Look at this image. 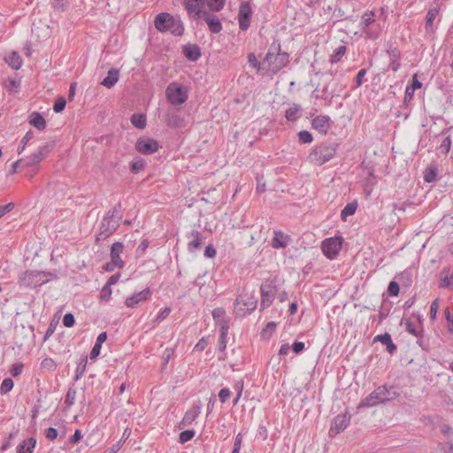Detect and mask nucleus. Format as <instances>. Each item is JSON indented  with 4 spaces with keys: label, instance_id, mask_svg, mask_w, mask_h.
<instances>
[{
    "label": "nucleus",
    "instance_id": "obj_1",
    "mask_svg": "<svg viewBox=\"0 0 453 453\" xmlns=\"http://www.w3.org/2000/svg\"><path fill=\"white\" fill-rule=\"evenodd\" d=\"M400 395L397 387L384 384L376 388L372 393L365 397L358 404L357 409L370 408L380 403L390 402Z\"/></svg>",
    "mask_w": 453,
    "mask_h": 453
},
{
    "label": "nucleus",
    "instance_id": "obj_2",
    "mask_svg": "<svg viewBox=\"0 0 453 453\" xmlns=\"http://www.w3.org/2000/svg\"><path fill=\"white\" fill-rule=\"evenodd\" d=\"M289 62V55L282 52L280 43L273 42L263 60V65H266L265 69L273 74H276Z\"/></svg>",
    "mask_w": 453,
    "mask_h": 453
},
{
    "label": "nucleus",
    "instance_id": "obj_3",
    "mask_svg": "<svg viewBox=\"0 0 453 453\" xmlns=\"http://www.w3.org/2000/svg\"><path fill=\"white\" fill-rule=\"evenodd\" d=\"M121 218V203H119L103 218L96 234V242L104 241L111 236L119 226V220Z\"/></svg>",
    "mask_w": 453,
    "mask_h": 453
},
{
    "label": "nucleus",
    "instance_id": "obj_4",
    "mask_svg": "<svg viewBox=\"0 0 453 453\" xmlns=\"http://www.w3.org/2000/svg\"><path fill=\"white\" fill-rule=\"evenodd\" d=\"M154 26L159 32H170L175 36H181L185 30L183 22L168 12L158 13L155 17Z\"/></svg>",
    "mask_w": 453,
    "mask_h": 453
},
{
    "label": "nucleus",
    "instance_id": "obj_5",
    "mask_svg": "<svg viewBox=\"0 0 453 453\" xmlns=\"http://www.w3.org/2000/svg\"><path fill=\"white\" fill-rule=\"evenodd\" d=\"M339 144L335 142L326 141L313 148L309 154V160L316 165H322L334 157Z\"/></svg>",
    "mask_w": 453,
    "mask_h": 453
},
{
    "label": "nucleus",
    "instance_id": "obj_6",
    "mask_svg": "<svg viewBox=\"0 0 453 453\" xmlns=\"http://www.w3.org/2000/svg\"><path fill=\"white\" fill-rule=\"evenodd\" d=\"M257 305V299L251 294H240L234 302V312L236 316L244 317L253 311Z\"/></svg>",
    "mask_w": 453,
    "mask_h": 453
},
{
    "label": "nucleus",
    "instance_id": "obj_7",
    "mask_svg": "<svg viewBox=\"0 0 453 453\" xmlns=\"http://www.w3.org/2000/svg\"><path fill=\"white\" fill-rule=\"evenodd\" d=\"M343 237L334 236L325 239L321 244V250L326 257L334 260L337 257L342 248Z\"/></svg>",
    "mask_w": 453,
    "mask_h": 453
},
{
    "label": "nucleus",
    "instance_id": "obj_8",
    "mask_svg": "<svg viewBox=\"0 0 453 453\" xmlns=\"http://www.w3.org/2000/svg\"><path fill=\"white\" fill-rule=\"evenodd\" d=\"M165 96L169 103L173 105L184 104L188 97L187 91L183 89L181 85L176 82H172L168 85Z\"/></svg>",
    "mask_w": 453,
    "mask_h": 453
},
{
    "label": "nucleus",
    "instance_id": "obj_9",
    "mask_svg": "<svg viewBox=\"0 0 453 453\" xmlns=\"http://www.w3.org/2000/svg\"><path fill=\"white\" fill-rule=\"evenodd\" d=\"M158 149L157 141L148 136H142L135 142V150L143 155H151L157 152Z\"/></svg>",
    "mask_w": 453,
    "mask_h": 453
},
{
    "label": "nucleus",
    "instance_id": "obj_10",
    "mask_svg": "<svg viewBox=\"0 0 453 453\" xmlns=\"http://www.w3.org/2000/svg\"><path fill=\"white\" fill-rule=\"evenodd\" d=\"M350 415L347 412L337 415L331 424L328 432L329 436L334 437L335 435L345 430L350 423Z\"/></svg>",
    "mask_w": 453,
    "mask_h": 453
},
{
    "label": "nucleus",
    "instance_id": "obj_11",
    "mask_svg": "<svg viewBox=\"0 0 453 453\" xmlns=\"http://www.w3.org/2000/svg\"><path fill=\"white\" fill-rule=\"evenodd\" d=\"M252 9L250 3L242 2L239 6L238 22L242 31H246L250 26Z\"/></svg>",
    "mask_w": 453,
    "mask_h": 453
},
{
    "label": "nucleus",
    "instance_id": "obj_12",
    "mask_svg": "<svg viewBox=\"0 0 453 453\" xmlns=\"http://www.w3.org/2000/svg\"><path fill=\"white\" fill-rule=\"evenodd\" d=\"M43 273L38 271H27L23 276L19 278L20 284L27 287H35L46 282L47 280L43 279Z\"/></svg>",
    "mask_w": 453,
    "mask_h": 453
},
{
    "label": "nucleus",
    "instance_id": "obj_13",
    "mask_svg": "<svg viewBox=\"0 0 453 453\" xmlns=\"http://www.w3.org/2000/svg\"><path fill=\"white\" fill-rule=\"evenodd\" d=\"M261 303L260 310L268 308L275 298L276 289L272 284L264 283L260 287Z\"/></svg>",
    "mask_w": 453,
    "mask_h": 453
},
{
    "label": "nucleus",
    "instance_id": "obj_14",
    "mask_svg": "<svg viewBox=\"0 0 453 453\" xmlns=\"http://www.w3.org/2000/svg\"><path fill=\"white\" fill-rule=\"evenodd\" d=\"M205 0H184V6L188 13L195 19H200L203 15V7Z\"/></svg>",
    "mask_w": 453,
    "mask_h": 453
},
{
    "label": "nucleus",
    "instance_id": "obj_15",
    "mask_svg": "<svg viewBox=\"0 0 453 453\" xmlns=\"http://www.w3.org/2000/svg\"><path fill=\"white\" fill-rule=\"evenodd\" d=\"M151 296V292L149 288L132 295L126 299L125 304L127 307H136L141 302L148 301Z\"/></svg>",
    "mask_w": 453,
    "mask_h": 453
},
{
    "label": "nucleus",
    "instance_id": "obj_16",
    "mask_svg": "<svg viewBox=\"0 0 453 453\" xmlns=\"http://www.w3.org/2000/svg\"><path fill=\"white\" fill-rule=\"evenodd\" d=\"M331 119L328 116L319 115L311 121V127L321 134H326L331 127Z\"/></svg>",
    "mask_w": 453,
    "mask_h": 453
},
{
    "label": "nucleus",
    "instance_id": "obj_17",
    "mask_svg": "<svg viewBox=\"0 0 453 453\" xmlns=\"http://www.w3.org/2000/svg\"><path fill=\"white\" fill-rule=\"evenodd\" d=\"M200 18L206 22L211 33L218 34L222 30L221 21L216 15L204 11Z\"/></svg>",
    "mask_w": 453,
    "mask_h": 453
},
{
    "label": "nucleus",
    "instance_id": "obj_18",
    "mask_svg": "<svg viewBox=\"0 0 453 453\" xmlns=\"http://www.w3.org/2000/svg\"><path fill=\"white\" fill-rule=\"evenodd\" d=\"M387 53L388 55L390 63H389V69H391L394 72H396L399 70L401 64H400V58H401V52L398 50L397 47L394 46L393 44H390L387 50Z\"/></svg>",
    "mask_w": 453,
    "mask_h": 453
},
{
    "label": "nucleus",
    "instance_id": "obj_19",
    "mask_svg": "<svg viewBox=\"0 0 453 453\" xmlns=\"http://www.w3.org/2000/svg\"><path fill=\"white\" fill-rule=\"evenodd\" d=\"M187 238L189 240L188 243V250L189 252H195L201 249L203 235L197 230H192L187 234Z\"/></svg>",
    "mask_w": 453,
    "mask_h": 453
},
{
    "label": "nucleus",
    "instance_id": "obj_20",
    "mask_svg": "<svg viewBox=\"0 0 453 453\" xmlns=\"http://www.w3.org/2000/svg\"><path fill=\"white\" fill-rule=\"evenodd\" d=\"M182 53L187 59L193 62L197 61L202 55L200 47L190 43L183 46Z\"/></svg>",
    "mask_w": 453,
    "mask_h": 453
},
{
    "label": "nucleus",
    "instance_id": "obj_21",
    "mask_svg": "<svg viewBox=\"0 0 453 453\" xmlns=\"http://www.w3.org/2000/svg\"><path fill=\"white\" fill-rule=\"evenodd\" d=\"M290 236L281 231H274V237L272 240V247L274 249H284L288 246Z\"/></svg>",
    "mask_w": 453,
    "mask_h": 453
},
{
    "label": "nucleus",
    "instance_id": "obj_22",
    "mask_svg": "<svg viewBox=\"0 0 453 453\" xmlns=\"http://www.w3.org/2000/svg\"><path fill=\"white\" fill-rule=\"evenodd\" d=\"M373 342H380L386 346L387 351L393 354L396 351V345L393 342L391 335L388 333L378 334L374 337Z\"/></svg>",
    "mask_w": 453,
    "mask_h": 453
},
{
    "label": "nucleus",
    "instance_id": "obj_23",
    "mask_svg": "<svg viewBox=\"0 0 453 453\" xmlns=\"http://www.w3.org/2000/svg\"><path fill=\"white\" fill-rule=\"evenodd\" d=\"M124 245L120 242H116L112 244L111 248V260L114 261V263H118L123 266H125V262L121 259L120 254L123 252Z\"/></svg>",
    "mask_w": 453,
    "mask_h": 453
},
{
    "label": "nucleus",
    "instance_id": "obj_24",
    "mask_svg": "<svg viewBox=\"0 0 453 453\" xmlns=\"http://www.w3.org/2000/svg\"><path fill=\"white\" fill-rule=\"evenodd\" d=\"M28 122L38 130H44L47 123L42 115L37 111H33L28 117Z\"/></svg>",
    "mask_w": 453,
    "mask_h": 453
},
{
    "label": "nucleus",
    "instance_id": "obj_25",
    "mask_svg": "<svg viewBox=\"0 0 453 453\" xmlns=\"http://www.w3.org/2000/svg\"><path fill=\"white\" fill-rule=\"evenodd\" d=\"M200 413L199 407H194L192 410L188 411L180 423L179 424V428H183L187 426L191 425V423L198 417Z\"/></svg>",
    "mask_w": 453,
    "mask_h": 453
},
{
    "label": "nucleus",
    "instance_id": "obj_26",
    "mask_svg": "<svg viewBox=\"0 0 453 453\" xmlns=\"http://www.w3.org/2000/svg\"><path fill=\"white\" fill-rule=\"evenodd\" d=\"M119 78V70L111 68L108 71L107 76L101 81V84L105 88H112Z\"/></svg>",
    "mask_w": 453,
    "mask_h": 453
},
{
    "label": "nucleus",
    "instance_id": "obj_27",
    "mask_svg": "<svg viewBox=\"0 0 453 453\" xmlns=\"http://www.w3.org/2000/svg\"><path fill=\"white\" fill-rule=\"evenodd\" d=\"M35 446L36 439L35 437H29L19 444L17 447V453H33Z\"/></svg>",
    "mask_w": 453,
    "mask_h": 453
},
{
    "label": "nucleus",
    "instance_id": "obj_28",
    "mask_svg": "<svg viewBox=\"0 0 453 453\" xmlns=\"http://www.w3.org/2000/svg\"><path fill=\"white\" fill-rule=\"evenodd\" d=\"M4 60L14 70H19L23 64L22 58L17 51H12L4 58Z\"/></svg>",
    "mask_w": 453,
    "mask_h": 453
},
{
    "label": "nucleus",
    "instance_id": "obj_29",
    "mask_svg": "<svg viewBox=\"0 0 453 453\" xmlns=\"http://www.w3.org/2000/svg\"><path fill=\"white\" fill-rule=\"evenodd\" d=\"M227 334H228V326L226 322H224L220 326L219 329V350L220 352H224L226 348L227 342Z\"/></svg>",
    "mask_w": 453,
    "mask_h": 453
},
{
    "label": "nucleus",
    "instance_id": "obj_30",
    "mask_svg": "<svg viewBox=\"0 0 453 453\" xmlns=\"http://www.w3.org/2000/svg\"><path fill=\"white\" fill-rule=\"evenodd\" d=\"M438 167L435 165H429L424 172V180L426 182L431 183L437 180Z\"/></svg>",
    "mask_w": 453,
    "mask_h": 453
},
{
    "label": "nucleus",
    "instance_id": "obj_31",
    "mask_svg": "<svg viewBox=\"0 0 453 453\" xmlns=\"http://www.w3.org/2000/svg\"><path fill=\"white\" fill-rule=\"evenodd\" d=\"M438 14V10L436 8L429 9L426 16V25L425 28L427 33L433 32L434 30V21Z\"/></svg>",
    "mask_w": 453,
    "mask_h": 453
},
{
    "label": "nucleus",
    "instance_id": "obj_32",
    "mask_svg": "<svg viewBox=\"0 0 453 453\" xmlns=\"http://www.w3.org/2000/svg\"><path fill=\"white\" fill-rule=\"evenodd\" d=\"M130 121L136 128L144 129L147 123L146 115L142 113H134L130 118Z\"/></svg>",
    "mask_w": 453,
    "mask_h": 453
},
{
    "label": "nucleus",
    "instance_id": "obj_33",
    "mask_svg": "<svg viewBox=\"0 0 453 453\" xmlns=\"http://www.w3.org/2000/svg\"><path fill=\"white\" fill-rule=\"evenodd\" d=\"M357 209V203L356 201L348 203L341 211V219L343 221H346L347 218L349 216L355 214Z\"/></svg>",
    "mask_w": 453,
    "mask_h": 453
},
{
    "label": "nucleus",
    "instance_id": "obj_34",
    "mask_svg": "<svg viewBox=\"0 0 453 453\" xmlns=\"http://www.w3.org/2000/svg\"><path fill=\"white\" fill-rule=\"evenodd\" d=\"M183 119L177 113L173 112L167 115L166 124L170 127H180L183 124Z\"/></svg>",
    "mask_w": 453,
    "mask_h": 453
},
{
    "label": "nucleus",
    "instance_id": "obj_35",
    "mask_svg": "<svg viewBox=\"0 0 453 453\" xmlns=\"http://www.w3.org/2000/svg\"><path fill=\"white\" fill-rule=\"evenodd\" d=\"M300 110H301V107L299 104H293L291 107H289L288 110H286L285 118L288 121H292V122L297 120V119L299 118L298 112L300 111Z\"/></svg>",
    "mask_w": 453,
    "mask_h": 453
},
{
    "label": "nucleus",
    "instance_id": "obj_36",
    "mask_svg": "<svg viewBox=\"0 0 453 453\" xmlns=\"http://www.w3.org/2000/svg\"><path fill=\"white\" fill-rule=\"evenodd\" d=\"M347 51V47L345 45H341L337 47L334 53L331 56L330 62L332 64H335L341 61L342 58L345 55Z\"/></svg>",
    "mask_w": 453,
    "mask_h": 453
},
{
    "label": "nucleus",
    "instance_id": "obj_37",
    "mask_svg": "<svg viewBox=\"0 0 453 453\" xmlns=\"http://www.w3.org/2000/svg\"><path fill=\"white\" fill-rule=\"evenodd\" d=\"M363 32L365 34L367 38L376 39L380 36V28L379 25L374 24L368 27H363Z\"/></svg>",
    "mask_w": 453,
    "mask_h": 453
},
{
    "label": "nucleus",
    "instance_id": "obj_38",
    "mask_svg": "<svg viewBox=\"0 0 453 453\" xmlns=\"http://www.w3.org/2000/svg\"><path fill=\"white\" fill-rule=\"evenodd\" d=\"M146 165V161L143 158L136 157L130 164V170L133 173H138L142 171Z\"/></svg>",
    "mask_w": 453,
    "mask_h": 453
},
{
    "label": "nucleus",
    "instance_id": "obj_39",
    "mask_svg": "<svg viewBox=\"0 0 453 453\" xmlns=\"http://www.w3.org/2000/svg\"><path fill=\"white\" fill-rule=\"evenodd\" d=\"M56 145L55 141L49 142L42 146L39 147L38 150L36 152L39 153V155L44 159L50 152L54 149Z\"/></svg>",
    "mask_w": 453,
    "mask_h": 453
},
{
    "label": "nucleus",
    "instance_id": "obj_40",
    "mask_svg": "<svg viewBox=\"0 0 453 453\" xmlns=\"http://www.w3.org/2000/svg\"><path fill=\"white\" fill-rule=\"evenodd\" d=\"M87 361L88 357L85 356L81 359V363L77 365L74 377L75 381L79 380L83 376L86 371Z\"/></svg>",
    "mask_w": 453,
    "mask_h": 453
},
{
    "label": "nucleus",
    "instance_id": "obj_41",
    "mask_svg": "<svg viewBox=\"0 0 453 453\" xmlns=\"http://www.w3.org/2000/svg\"><path fill=\"white\" fill-rule=\"evenodd\" d=\"M226 4V0H207L208 7L212 12L221 11Z\"/></svg>",
    "mask_w": 453,
    "mask_h": 453
},
{
    "label": "nucleus",
    "instance_id": "obj_42",
    "mask_svg": "<svg viewBox=\"0 0 453 453\" xmlns=\"http://www.w3.org/2000/svg\"><path fill=\"white\" fill-rule=\"evenodd\" d=\"M42 159V157L39 155L38 152H35L31 154L26 161H24V164L26 166H35L37 165Z\"/></svg>",
    "mask_w": 453,
    "mask_h": 453
},
{
    "label": "nucleus",
    "instance_id": "obj_43",
    "mask_svg": "<svg viewBox=\"0 0 453 453\" xmlns=\"http://www.w3.org/2000/svg\"><path fill=\"white\" fill-rule=\"evenodd\" d=\"M57 366H58V365L55 362V360H53L50 357H45L41 362V368L47 370V371H50V372L55 371L57 369Z\"/></svg>",
    "mask_w": 453,
    "mask_h": 453
},
{
    "label": "nucleus",
    "instance_id": "obj_44",
    "mask_svg": "<svg viewBox=\"0 0 453 453\" xmlns=\"http://www.w3.org/2000/svg\"><path fill=\"white\" fill-rule=\"evenodd\" d=\"M373 17H374L373 12H366L365 13H364L362 16L363 27H368L374 25L375 19Z\"/></svg>",
    "mask_w": 453,
    "mask_h": 453
},
{
    "label": "nucleus",
    "instance_id": "obj_45",
    "mask_svg": "<svg viewBox=\"0 0 453 453\" xmlns=\"http://www.w3.org/2000/svg\"><path fill=\"white\" fill-rule=\"evenodd\" d=\"M14 386L13 380L11 378H5L0 387L1 395L9 393Z\"/></svg>",
    "mask_w": 453,
    "mask_h": 453
},
{
    "label": "nucleus",
    "instance_id": "obj_46",
    "mask_svg": "<svg viewBox=\"0 0 453 453\" xmlns=\"http://www.w3.org/2000/svg\"><path fill=\"white\" fill-rule=\"evenodd\" d=\"M195 434L196 433L194 430L182 431L179 435V442L181 444H184V443L189 441L190 440L193 439V437L195 436Z\"/></svg>",
    "mask_w": 453,
    "mask_h": 453
},
{
    "label": "nucleus",
    "instance_id": "obj_47",
    "mask_svg": "<svg viewBox=\"0 0 453 453\" xmlns=\"http://www.w3.org/2000/svg\"><path fill=\"white\" fill-rule=\"evenodd\" d=\"M76 389L73 388H70L65 395V403L68 406L74 404L76 400Z\"/></svg>",
    "mask_w": 453,
    "mask_h": 453
},
{
    "label": "nucleus",
    "instance_id": "obj_48",
    "mask_svg": "<svg viewBox=\"0 0 453 453\" xmlns=\"http://www.w3.org/2000/svg\"><path fill=\"white\" fill-rule=\"evenodd\" d=\"M248 59H249L250 65H252L253 67L257 68V72H260L261 70L265 69V65H263V63H260L259 61H257L254 53L249 54Z\"/></svg>",
    "mask_w": 453,
    "mask_h": 453
},
{
    "label": "nucleus",
    "instance_id": "obj_49",
    "mask_svg": "<svg viewBox=\"0 0 453 453\" xmlns=\"http://www.w3.org/2000/svg\"><path fill=\"white\" fill-rule=\"evenodd\" d=\"M298 139L301 143H310L312 142V134L307 130H302L298 133Z\"/></svg>",
    "mask_w": 453,
    "mask_h": 453
},
{
    "label": "nucleus",
    "instance_id": "obj_50",
    "mask_svg": "<svg viewBox=\"0 0 453 453\" xmlns=\"http://www.w3.org/2000/svg\"><path fill=\"white\" fill-rule=\"evenodd\" d=\"M400 288L399 283L392 280L388 287V294L389 296H397L399 295Z\"/></svg>",
    "mask_w": 453,
    "mask_h": 453
},
{
    "label": "nucleus",
    "instance_id": "obj_51",
    "mask_svg": "<svg viewBox=\"0 0 453 453\" xmlns=\"http://www.w3.org/2000/svg\"><path fill=\"white\" fill-rule=\"evenodd\" d=\"M33 136H34V133L32 130H29L28 132H27V134L23 136V138L21 139L20 144L18 148V152L19 154L24 150L27 143L33 138Z\"/></svg>",
    "mask_w": 453,
    "mask_h": 453
},
{
    "label": "nucleus",
    "instance_id": "obj_52",
    "mask_svg": "<svg viewBox=\"0 0 453 453\" xmlns=\"http://www.w3.org/2000/svg\"><path fill=\"white\" fill-rule=\"evenodd\" d=\"M450 148H451V139H450V136H447L441 142V143L439 147V150H441V152L442 154L447 155L449 152Z\"/></svg>",
    "mask_w": 453,
    "mask_h": 453
},
{
    "label": "nucleus",
    "instance_id": "obj_53",
    "mask_svg": "<svg viewBox=\"0 0 453 453\" xmlns=\"http://www.w3.org/2000/svg\"><path fill=\"white\" fill-rule=\"evenodd\" d=\"M65 105H66V101H65V97H63V96L58 97L53 104V110L55 112L59 113L64 111Z\"/></svg>",
    "mask_w": 453,
    "mask_h": 453
},
{
    "label": "nucleus",
    "instance_id": "obj_54",
    "mask_svg": "<svg viewBox=\"0 0 453 453\" xmlns=\"http://www.w3.org/2000/svg\"><path fill=\"white\" fill-rule=\"evenodd\" d=\"M234 388L237 391L236 392V397L234 400V405H236L242 396V390H243V381L238 380L235 382Z\"/></svg>",
    "mask_w": 453,
    "mask_h": 453
},
{
    "label": "nucleus",
    "instance_id": "obj_55",
    "mask_svg": "<svg viewBox=\"0 0 453 453\" xmlns=\"http://www.w3.org/2000/svg\"><path fill=\"white\" fill-rule=\"evenodd\" d=\"M441 432L448 439V441L453 440V428L449 425L443 424L441 426Z\"/></svg>",
    "mask_w": 453,
    "mask_h": 453
},
{
    "label": "nucleus",
    "instance_id": "obj_56",
    "mask_svg": "<svg viewBox=\"0 0 453 453\" xmlns=\"http://www.w3.org/2000/svg\"><path fill=\"white\" fill-rule=\"evenodd\" d=\"M24 365L22 363H15L12 365L10 372L13 377H17L22 373Z\"/></svg>",
    "mask_w": 453,
    "mask_h": 453
},
{
    "label": "nucleus",
    "instance_id": "obj_57",
    "mask_svg": "<svg viewBox=\"0 0 453 453\" xmlns=\"http://www.w3.org/2000/svg\"><path fill=\"white\" fill-rule=\"evenodd\" d=\"M63 325L66 327H72L75 324V318L72 313H66L63 317Z\"/></svg>",
    "mask_w": 453,
    "mask_h": 453
},
{
    "label": "nucleus",
    "instance_id": "obj_58",
    "mask_svg": "<svg viewBox=\"0 0 453 453\" xmlns=\"http://www.w3.org/2000/svg\"><path fill=\"white\" fill-rule=\"evenodd\" d=\"M149 247V242L148 240H142V242L139 244V246L136 249V256L142 257L146 252L147 249Z\"/></svg>",
    "mask_w": 453,
    "mask_h": 453
},
{
    "label": "nucleus",
    "instance_id": "obj_59",
    "mask_svg": "<svg viewBox=\"0 0 453 453\" xmlns=\"http://www.w3.org/2000/svg\"><path fill=\"white\" fill-rule=\"evenodd\" d=\"M232 393L229 388H224L219 393V400L222 403H226L231 396Z\"/></svg>",
    "mask_w": 453,
    "mask_h": 453
},
{
    "label": "nucleus",
    "instance_id": "obj_60",
    "mask_svg": "<svg viewBox=\"0 0 453 453\" xmlns=\"http://www.w3.org/2000/svg\"><path fill=\"white\" fill-rule=\"evenodd\" d=\"M439 448L444 452L453 453V441L449 440L445 443H439Z\"/></svg>",
    "mask_w": 453,
    "mask_h": 453
},
{
    "label": "nucleus",
    "instance_id": "obj_61",
    "mask_svg": "<svg viewBox=\"0 0 453 453\" xmlns=\"http://www.w3.org/2000/svg\"><path fill=\"white\" fill-rule=\"evenodd\" d=\"M58 435V432L54 427H49L45 430V437L50 441H54Z\"/></svg>",
    "mask_w": 453,
    "mask_h": 453
},
{
    "label": "nucleus",
    "instance_id": "obj_62",
    "mask_svg": "<svg viewBox=\"0 0 453 453\" xmlns=\"http://www.w3.org/2000/svg\"><path fill=\"white\" fill-rule=\"evenodd\" d=\"M438 309H439V300L435 299L432 302L431 306H430L429 314H430L431 319H434L436 318Z\"/></svg>",
    "mask_w": 453,
    "mask_h": 453
},
{
    "label": "nucleus",
    "instance_id": "obj_63",
    "mask_svg": "<svg viewBox=\"0 0 453 453\" xmlns=\"http://www.w3.org/2000/svg\"><path fill=\"white\" fill-rule=\"evenodd\" d=\"M111 296V288L108 285H104L101 290V298L108 301Z\"/></svg>",
    "mask_w": 453,
    "mask_h": 453
},
{
    "label": "nucleus",
    "instance_id": "obj_64",
    "mask_svg": "<svg viewBox=\"0 0 453 453\" xmlns=\"http://www.w3.org/2000/svg\"><path fill=\"white\" fill-rule=\"evenodd\" d=\"M445 319L449 322L448 329L449 333L453 334V315H451L449 308L445 310Z\"/></svg>",
    "mask_w": 453,
    "mask_h": 453
}]
</instances>
